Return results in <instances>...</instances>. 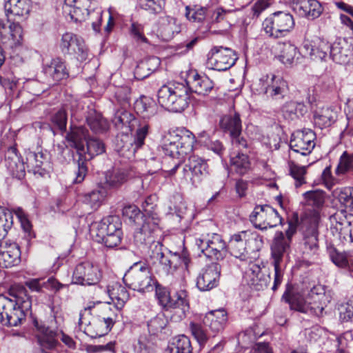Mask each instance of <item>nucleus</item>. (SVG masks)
<instances>
[{"mask_svg": "<svg viewBox=\"0 0 353 353\" xmlns=\"http://www.w3.org/2000/svg\"><path fill=\"white\" fill-rule=\"evenodd\" d=\"M305 205L314 208V210L307 213L302 219L304 226L303 235V254L308 256H314L319 251V223L320 214L318 209L321 208L325 202V193L322 190H312L303 194Z\"/></svg>", "mask_w": 353, "mask_h": 353, "instance_id": "nucleus-1", "label": "nucleus"}, {"mask_svg": "<svg viewBox=\"0 0 353 353\" xmlns=\"http://www.w3.org/2000/svg\"><path fill=\"white\" fill-rule=\"evenodd\" d=\"M282 299L288 303L293 310L313 315H321L324 307L330 302L321 285H315L310 290L294 292L290 283H287Z\"/></svg>", "mask_w": 353, "mask_h": 353, "instance_id": "nucleus-2", "label": "nucleus"}, {"mask_svg": "<svg viewBox=\"0 0 353 353\" xmlns=\"http://www.w3.org/2000/svg\"><path fill=\"white\" fill-rule=\"evenodd\" d=\"M9 294L14 299L0 296V323L7 326H17L25 320V310L30 307L31 303L26 288L19 284L12 285Z\"/></svg>", "mask_w": 353, "mask_h": 353, "instance_id": "nucleus-3", "label": "nucleus"}, {"mask_svg": "<svg viewBox=\"0 0 353 353\" xmlns=\"http://www.w3.org/2000/svg\"><path fill=\"white\" fill-rule=\"evenodd\" d=\"M195 141L194 134L185 128H177L169 132L162 149L165 155L179 160L171 170L172 173L179 167L185 156L193 150Z\"/></svg>", "mask_w": 353, "mask_h": 353, "instance_id": "nucleus-4", "label": "nucleus"}, {"mask_svg": "<svg viewBox=\"0 0 353 353\" xmlns=\"http://www.w3.org/2000/svg\"><path fill=\"white\" fill-rule=\"evenodd\" d=\"M190 88L185 84L174 82L163 85L158 91V102L165 109L181 112L188 105Z\"/></svg>", "mask_w": 353, "mask_h": 353, "instance_id": "nucleus-5", "label": "nucleus"}, {"mask_svg": "<svg viewBox=\"0 0 353 353\" xmlns=\"http://www.w3.org/2000/svg\"><path fill=\"white\" fill-rule=\"evenodd\" d=\"M94 5V0H65L63 10L76 22L90 19L92 29L99 32L103 12Z\"/></svg>", "mask_w": 353, "mask_h": 353, "instance_id": "nucleus-6", "label": "nucleus"}, {"mask_svg": "<svg viewBox=\"0 0 353 353\" xmlns=\"http://www.w3.org/2000/svg\"><path fill=\"white\" fill-rule=\"evenodd\" d=\"M154 287L158 303L165 310L176 309L178 310L180 320L185 317L190 309L188 293L185 290H181L176 292L172 297L168 288L157 283Z\"/></svg>", "mask_w": 353, "mask_h": 353, "instance_id": "nucleus-7", "label": "nucleus"}, {"mask_svg": "<svg viewBox=\"0 0 353 353\" xmlns=\"http://www.w3.org/2000/svg\"><path fill=\"white\" fill-rule=\"evenodd\" d=\"M265 34L273 39L286 37L292 31L295 22L293 15L289 12L276 11L263 22Z\"/></svg>", "mask_w": 353, "mask_h": 353, "instance_id": "nucleus-8", "label": "nucleus"}, {"mask_svg": "<svg viewBox=\"0 0 353 353\" xmlns=\"http://www.w3.org/2000/svg\"><path fill=\"white\" fill-rule=\"evenodd\" d=\"M150 125L147 122L140 123L136 130L133 139L127 134L117 137L116 147L121 155L131 159L135 153L145 145V140L149 134Z\"/></svg>", "mask_w": 353, "mask_h": 353, "instance_id": "nucleus-9", "label": "nucleus"}, {"mask_svg": "<svg viewBox=\"0 0 353 353\" xmlns=\"http://www.w3.org/2000/svg\"><path fill=\"white\" fill-rule=\"evenodd\" d=\"M66 139L69 145L77 150L79 154V159L77 161L78 170L75 172L76 176L74 179V183H81L87 174L88 168L87 165L83 161V153H84V143H86L87 130L81 127H72L70 132L66 136Z\"/></svg>", "mask_w": 353, "mask_h": 353, "instance_id": "nucleus-10", "label": "nucleus"}, {"mask_svg": "<svg viewBox=\"0 0 353 353\" xmlns=\"http://www.w3.org/2000/svg\"><path fill=\"white\" fill-rule=\"evenodd\" d=\"M124 280L129 283L133 290L141 292L152 291L157 283L148 266H140L139 268L130 266L124 276Z\"/></svg>", "mask_w": 353, "mask_h": 353, "instance_id": "nucleus-11", "label": "nucleus"}, {"mask_svg": "<svg viewBox=\"0 0 353 353\" xmlns=\"http://www.w3.org/2000/svg\"><path fill=\"white\" fill-rule=\"evenodd\" d=\"M257 90L268 99L272 100L283 99L288 90V83L281 77L272 74L265 75L259 79Z\"/></svg>", "mask_w": 353, "mask_h": 353, "instance_id": "nucleus-12", "label": "nucleus"}, {"mask_svg": "<svg viewBox=\"0 0 353 353\" xmlns=\"http://www.w3.org/2000/svg\"><path fill=\"white\" fill-rule=\"evenodd\" d=\"M250 221L256 228L263 230L281 223L282 219L278 212L269 205L255 206L250 215Z\"/></svg>", "mask_w": 353, "mask_h": 353, "instance_id": "nucleus-13", "label": "nucleus"}, {"mask_svg": "<svg viewBox=\"0 0 353 353\" xmlns=\"http://www.w3.org/2000/svg\"><path fill=\"white\" fill-rule=\"evenodd\" d=\"M196 245L202 253L213 261H221L227 255L226 244L218 234L208 239H197Z\"/></svg>", "mask_w": 353, "mask_h": 353, "instance_id": "nucleus-14", "label": "nucleus"}, {"mask_svg": "<svg viewBox=\"0 0 353 353\" xmlns=\"http://www.w3.org/2000/svg\"><path fill=\"white\" fill-rule=\"evenodd\" d=\"M145 263L147 265H171L174 263L188 265L190 263V258L185 249H183L181 254L170 252L168 255H165L162 245H155L150 250L148 256L145 258Z\"/></svg>", "mask_w": 353, "mask_h": 353, "instance_id": "nucleus-15", "label": "nucleus"}, {"mask_svg": "<svg viewBox=\"0 0 353 353\" xmlns=\"http://www.w3.org/2000/svg\"><path fill=\"white\" fill-rule=\"evenodd\" d=\"M183 178L197 186L208 174L207 161L196 155H191L183 168Z\"/></svg>", "mask_w": 353, "mask_h": 353, "instance_id": "nucleus-16", "label": "nucleus"}, {"mask_svg": "<svg viewBox=\"0 0 353 353\" xmlns=\"http://www.w3.org/2000/svg\"><path fill=\"white\" fill-rule=\"evenodd\" d=\"M238 57L234 50L223 46H214L208 54V64L212 69L225 71L230 68Z\"/></svg>", "mask_w": 353, "mask_h": 353, "instance_id": "nucleus-17", "label": "nucleus"}, {"mask_svg": "<svg viewBox=\"0 0 353 353\" xmlns=\"http://www.w3.org/2000/svg\"><path fill=\"white\" fill-rule=\"evenodd\" d=\"M315 133L310 129L296 131L292 135L290 148L295 153L307 156L315 146Z\"/></svg>", "mask_w": 353, "mask_h": 353, "instance_id": "nucleus-18", "label": "nucleus"}, {"mask_svg": "<svg viewBox=\"0 0 353 353\" xmlns=\"http://www.w3.org/2000/svg\"><path fill=\"white\" fill-rule=\"evenodd\" d=\"M60 48L63 53L74 54L77 59L83 61L88 57V49L82 38L72 32L62 35Z\"/></svg>", "mask_w": 353, "mask_h": 353, "instance_id": "nucleus-19", "label": "nucleus"}, {"mask_svg": "<svg viewBox=\"0 0 353 353\" xmlns=\"http://www.w3.org/2000/svg\"><path fill=\"white\" fill-rule=\"evenodd\" d=\"M121 308H118L116 305H112L110 303H97V307L94 310V315L99 317L101 322L105 324L104 331L97 333L96 336H101L110 331L112 326L118 319V315L120 312Z\"/></svg>", "mask_w": 353, "mask_h": 353, "instance_id": "nucleus-20", "label": "nucleus"}, {"mask_svg": "<svg viewBox=\"0 0 353 353\" xmlns=\"http://www.w3.org/2000/svg\"><path fill=\"white\" fill-rule=\"evenodd\" d=\"M96 241H103L104 235L117 234L121 231V221L117 216H108L95 223L92 229Z\"/></svg>", "mask_w": 353, "mask_h": 353, "instance_id": "nucleus-21", "label": "nucleus"}, {"mask_svg": "<svg viewBox=\"0 0 353 353\" xmlns=\"http://www.w3.org/2000/svg\"><path fill=\"white\" fill-rule=\"evenodd\" d=\"M29 172L43 176L50 168L49 154L47 152H29L26 157Z\"/></svg>", "mask_w": 353, "mask_h": 353, "instance_id": "nucleus-22", "label": "nucleus"}, {"mask_svg": "<svg viewBox=\"0 0 353 353\" xmlns=\"http://www.w3.org/2000/svg\"><path fill=\"white\" fill-rule=\"evenodd\" d=\"M23 40V29L19 23L8 26L0 19V41L8 43L11 48L19 46Z\"/></svg>", "mask_w": 353, "mask_h": 353, "instance_id": "nucleus-23", "label": "nucleus"}, {"mask_svg": "<svg viewBox=\"0 0 353 353\" xmlns=\"http://www.w3.org/2000/svg\"><path fill=\"white\" fill-rule=\"evenodd\" d=\"M37 329L36 337L39 345L46 349H54L59 344V330H53L49 327L39 323L37 321H34Z\"/></svg>", "mask_w": 353, "mask_h": 353, "instance_id": "nucleus-24", "label": "nucleus"}, {"mask_svg": "<svg viewBox=\"0 0 353 353\" xmlns=\"http://www.w3.org/2000/svg\"><path fill=\"white\" fill-rule=\"evenodd\" d=\"M159 219L157 217L148 216L145 222L137 226L134 234V241L137 245H144L152 241V235L159 227Z\"/></svg>", "mask_w": 353, "mask_h": 353, "instance_id": "nucleus-25", "label": "nucleus"}, {"mask_svg": "<svg viewBox=\"0 0 353 353\" xmlns=\"http://www.w3.org/2000/svg\"><path fill=\"white\" fill-rule=\"evenodd\" d=\"M4 161L12 176L21 179L25 176V165L15 147H10L6 151Z\"/></svg>", "mask_w": 353, "mask_h": 353, "instance_id": "nucleus-26", "label": "nucleus"}, {"mask_svg": "<svg viewBox=\"0 0 353 353\" xmlns=\"http://www.w3.org/2000/svg\"><path fill=\"white\" fill-rule=\"evenodd\" d=\"M221 270L218 266H206L197 277L196 285L201 291H208L216 287L220 276Z\"/></svg>", "mask_w": 353, "mask_h": 353, "instance_id": "nucleus-27", "label": "nucleus"}, {"mask_svg": "<svg viewBox=\"0 0 353 353\" xmlns=\"http://www.w3.org/2000/svg\"><path fill=\"white\" fill-rule=\"evenodd\" d=\"M44 74L54 81H60L69 77L65 62L59 57L52 59L43 63Z\"/></svg>", "mask_w": 353, "mask_h": 353, "instance_id": "nucleus-28", "label": "nucleus"}, {"mask_svg": "<svg viewBox=\"0 0 353 353\" xmlns=\"http://www.w3.org/2000/svg\"><path fill=\"white\" fill-rule=\"evenodd\" d=\"M244 278L256 290H263L270 281V275L262 273L261 266H249L245 271Z\"/></svg>", "mask_w": 353, "mask_h": 353, "instance_id": "nucleus-29", "label": "nucleus"}, {"mask_svg": "<svg viewBox=\"0 0 353 353\" xmlns=\"http://www.w3.org/2000/svg\"><path fill=\"white\" fill-rule=\"evenodd\" d=\"M292 3L294 10L301 17L313 19L322 12L321 5L317 0H296Z\"/></svg>", "mask_w": 353, "mask_h": 353, "instance_id": "nucleus-30", "label": "nucleus"}, {"mask_svg": "<svg viewBox=\"0 0 353 353\" xmlns=\"http://www.w3.org/2000/svg\"><path fill=\"white\" fill-rule=\"evenodd\" d=\"M306 53L314 60L326 61L329 57L330 43L323 38H316L312 43L304 45Z\"/></svg>", "mask_w": 353, "mask_h": 353, "instance_id": "nucleus-31", "label": "nucleus"}, {"mask_svg": "<svg viewBox=\"0 0 353 353\" xmlns=\"http://www.w3.org/2000/svg\"><path fill=\"white\" fill-rule=\"evenodd\" d=\"M227 319V313L224 310H216L208 312L203 322L214 334H216L223 330Z\"/></svg>", "mask_w": 353, "mask_h": 353, "instance_id": "nucleus-32", "label": "nucleus"}, {"mask_svg": "<svg viewBox=\"0 0 353 353\" xmlns=\"http://www.w3.org/2000/svg\"><path fill=\"white\" fill-rule=\"evenodd\" d=\"M351 51L348 43L345 40H337L330 43L329 58L339 64L348 61Z\"/></svg>", "mask_w": 353, "mask_h": 353, "instance_id": "nucleus-33", "label": "nucleus"}, {"mask_svg": "<svg viewBox=\"0 0 353 353\" xmlns=\"http://www.w3.org/2000/svg\"><path fill=\"white\" fill-rule=\"evenodd\" d=\"M220 127L230 137L242 132V122L240 114L236 112L223 116L220 120Z\"/></svg>", "mask_w": 353, "mask_h": 353, "instance_id": "nucleus-34", "label": "nucleus"}, {"mask_svg": "<svg viewBox=\"0 0 353 353\" xmlns=\"http://www.w3.org/2000/svg\"><path fill=\"white\" fill-rule=\"evenodd\" d=\"M245 231H241L231 236L228 242L230 254L241 261L245 260L246 252V241Z\"/></svg>", "mask_w": 353, "mask_h": 353, "instance_id": "nucleus-35", "label": "nucleus"}, {"mask_svg": "<svg viewBox=\"0 0 353 353\" xmlns=\"http://www.w3.org/2000/svg\"><path fill=\"white\" fill-rule=\"evenodd\" d=\"M160 65L157 57H149L139 61L135 68L134 74L137 79H143L155 71Z\"/></svg>", "mask_w": 353, "mask_h": 353, "instance_id": "nucleus-36", "label": "nucleus"}, {"mask_svg": "<svg viewBox=\"0 0 353 353\" xmlns=\"http://www.w3.org/2000/svg\"><path fill=\"white\" fill-rule=\"evenodd\" d=\"M190 88L199 95L207 96L214 88V83L206 76H200L197 73L193 75L192 81L188 82Z\"/></svg>", "mask_w": 353, "mask_h": 353, "instance_id": "nucleus-37", "label": "nucleus"}, {"mask_svg": "<svg viewBox=\"0 0 353 353\" xmlns=\"http://www.w3.org/2000/svg\"><path fill=\"white\" fill-rule=\"evenodd\" d=\"M288 247V243L282 232L275 234L273 243L271 246L272 256L274 259V265H279L283 263V258Z\"/></svg>", "mask_w": 353, "mask_h": 353, "instance_id": "nucleus-38", "label": "nucleus"}, {"mask_svg": "<svg viewBox=\"0 0 353 353\" xmlns=\"http://www.w3.org/2000/svg\"><path fill=\"white\" fill-rule=\"evenodd\" d=\"M130 177V172L125 169H113L105 174V183L110 188H118Z\"/></svg>", "mask_w": 353, "mask_h": 353, "instance_id": "nucleus-39", "label": "nucleus"}, {"mask_svg": "<svg viewBox=\"0 0 353 353\" xmlns=\"http://www.w3.org/2000/svg\"><path fill=\"white\" fill-rule=\"evenodd\" d=\"M108 293L114 305L121 309L123 307L130 296L126 288L119 283L109 285Z\"/></svg>", "mask_w": 353, "mask_h": 353, "instance_id": "nucleus-40", "label": "nucleus"}, {"mask_svg": "<svg viewBox=\"0 0 353 353\" xmlns=\"http://www.w3.org/2000/svg\"><path fill=\"white\" fill-rule=\"evenodd\" d=\"M307 109L303 102L286 101L281 107V112L285 119L294 120L304 116Z\"/></svg>", "mask_w": 353, "mask_h": 353, "instance_id": "nucleus-41", "label": "nucleus"}, {"mask_svg": "<svg viewBox=\"0 0 353 353\" xmlns=\"http://www.w3.org/2000/svg\"><path fill=\"white\" fill-rule=\"evenodd\" d=\"M336 119V112L330 107H323L314 112L313 119L316 126L321 129L330 126Z\"/></svg>", "mask_w": 353, "mask_h": 353, "instance_id": "nucleus-42", "label": "nucleus"}, {"mask_svg": "<svg viewBox=\"0 0 353 353\" xmlns=\"http://www.w3.org/2000/svg\"><path fill=\"white\" fill-rule=\"evenodd\" d=\"M5 11L8 18L10 14L23 17L30 12L29 0H9L4 6Z\"/></svg>", "mask_w": 353, "mask_h": 353, "instance_id": "nucleus-43", "label": "nucleus"}, {"mask_svg": "<svg viewBox=\"0 0 353 353\" xmlns=\"http://www.w3.org/2000/svg\"><path fill=\"white\" fill-rule=\"evenodd\" d=\"M86 151L84 150V153H83V161L85 165L87 161L105 152L104 143L95 138H89L86 140Z\"/></svg>", "mask_w": 353, "mask_h": 353, "instance_id": "nucleus-44", "label": "nucleus"}, {"mask_svg": "<svg viewBox=\"0 0 353 353\" xmlns=\"http://www.w3.org/2000/svg\"><path fill=\"white\" fill-rule=\"evenodd\" d=\"M123 216L128 219L129 223L136 226H139L141 223L145 222L149 216L143 214L138 207L134 205H128L122 210Z\"/></svg>", "mask_w": 353, "mask_h": 353, "instance_id": "nucleus-45", "label": "nucleus"}, {"mask_svg": "<svg viewBox=\"0 0 353 353\" xmlns=\"http://www.w3.org/2000/svg\"><path fill=\"white\" fill-rule=\"evenodd\" d=\"M232 169L239 175H243L248 172L251 168V162L246 154L239 152L230 159Z\"/></svg>", "mask_w": 353, "mask_h": 353, "instance_id": "nucleus-46", "label": "nucleus"}, {"mask_svg": "<svg viewBox=\"0 0 353 353\" xmlns=\"http://www.w3.org/2000/svg\"><path fill=\"white\" fill-rule=\"evenodd\" d=\"M41 279H32L26 281L25 284L32 291L39 292L43 288L47 289L60 290L63 285L59 283L54 278H49L46 281L40 283Z\"/></svg>", "mask_w": 353, "mask_h": 353, "instance_id": "nucleus-47", "label": "nucleus"}, {"mask_svg": "<svg viewBox=\"0 0 353 353\" xmlns=\"http://www.w3.org/2000/svg\"><path fill=\"white\" fill-rule=\"evenodd\" d=\"M327 250L334 265H353V256L350 252L339 251L332 246L328 247Z\"/></svg>", "mask_w": 353, "mask_h": 353, "instance_id": "nucleus-48", "label": "nucleus"}, {"mask_svg": "<svg viewBox=\"0 0 353 353\" xmlns=\"http://www.w3.org/2000/svg\"><path fill=\"white\" fill-rule=\"evenodd\" d=\"M168 349L170 353H192V352L190 340L185 335L176 337Z\"/></svg>", "mask_w": 353, "mask_h": 353, "instance_id": "nucleus-49", "label": "nucleus"}, {"mask_svg": "<svg viewBox=\"0 0 353 353\" xmlns=\"http://www.w3.org/2000/svg\"><path fill=\"white\" fill-rule=\"evenodd\" d=\"M12 225V212L6 208L0 207V241L6 236Z\"/></svg>", "mask_w": 353, "mask_h": 353, "instance_id": "nucleus-50", "label": "nucleus"}, {"mask_svg": "<svg viewBox=\"0 0 353 353\" xmlns=\"http://www.w3.org/2000/svg\"><path fill=\"white\" fill-rule=\"evenodd\" d=\"M134 109L138 114H142L143 117H149L156 112L155 105L145 97H142L135 101Z\"/></svg>", "mask_w": 353, "mask_h": 353, "instance_id": "nucleus-51", "label": "nucleus"}, {"mask_svg": "<svg viewBox=\"0 0 353 353\" xmlns=\"http://www.w3.org/2000/svg\"><path fill=\"white\" fill-rule=\"evenodd\" d=\"M134 121V115L125 109L118 110L112 118V123L118 129H122L123 127H128L131 129L130 123Z\"/></svg>", "mask_w": 353, "mask_h": 353, "instance_id": "nucleus-52", "label": "nucleus"}, {"mask_svg": "<svg viewBox=\"0 0 353 353\" xmlns=\"http://www.w3.org/2000/svg\"><path fill=\"white\" fill-rule=\"evenodd\" d=\"M86 120L90 129L96 133L104 132L108 128L106 119L99 113H90Z\"/></svg>", "mask_w": 353, "mask_h": 353, "instance_id": "nucleus-53", "label": "nucleus"}, {"mask_svg": "<svg viewBox=\"0 0 353 353\" xmlns=\"http://www.w3.org/2000/svg\"><path fill=\"white\" fill-rule=\"evenodd\" d=\"M297 52V48L294 45L290 43H284L279 56V59L283 64L291 65L294 62Z\"/></svg>", "mask_w": 353, "mask_h": 353, "instance_id": "nucleus-54", "label": "nucleus"}, {"mask_svg": "<svg viewBox=\"0 0 353 353\" xmlns=\"http://www.w3.org/2000/svg\"><path fill=\"white\" fill-rule=\"evenodd\" d=\"M161 32L168 39H171L175 34L181 32V24L178 23L176 19L167 17L165 21L161 25Z\"/></svg>", "mask_w": 353, "mask_h": 353, "instance_id": "nucleus-55", "label": "nucleus"}, {"mask_svg": "<svg viewBox=\"0 0 353 353\" xmlns=\"http://www.w3.org/2000/svg\"><path fill=\"white\" fill-rule=\"evenodd\" d=\"M245 234L246 238V250H249L251 252L260 250L263 244L262 236L256 232L248 230H245Z\"/></svg>", "mask_w": 353, "mask_h": 353, "instance_id": "nucleus-56", "label": "nucleus"}, {"mask_svg": "<svg viewBox=\"0 0 353 353\" xmlns=\"http://www.w3.org/2000/svg\"><path fill=\"white\" fill-rule=\"evenodd\" d=\"M307 166H300L294 161L289 162V168L291 176L295 180L296 187H299L305 183V175L307 173Z\"/></svg>", "mask_w": 353, "mask_h": 353, "instance_id": "nucleus-57", "label": "nucleus"}, {"mask_svg": "<svg viewBox=\"0 0 353 353\" xmlns=\"http://www.w3.org/2000/svg\"><path fill=\"white\" fill-rule=\"evenodd\" d=\"M139 6L150 14L160 13L165 6L164 0H139Z\"/></svg>", "mask_w": 353, "mask_h": 353, "instance_id": "nucleus-58", "label": "nucleus"}, {"mask_svg": "<svg viewBox=\"0 0 353 353\" xmlns=\"http://www.w3.org/2000/svg\"><path fill=\"white\" fill-rule=\"evenodd\" d=\"M353 170V154L344 152L340 157L339 165L336 169V174L341 175Z\"/></svg>", "mask_w": 353, "mask_h": 353, "instance_id": "nucleus-59", "label": "nucleus"}, {"mask_svg": "<svg viewBox=\"0 0 353 353\" xmlns=\"http://www.w3.org/2000/svg\"><path fill=\"white\" fill-rule=\"evenodd\" d=\"M207 9L205 8H191L190 6L185 7V17L192 22H201L205 19Z\"/></svg>", "mask_w": 353, "mask_h": 353, "instance_id": "nucleus-60", "label": "nucleus"}, {"mask_svg": "<svg viewBox=\"0 0 353 353\" xmlns=\"http://www.w3.org/2000/svg\"><path fill=\"white\" fill-rule=\"evenodd\" d=\"M339 319L343 322L353 321V298L339 307Z\"/></svg>", "mask_w": 353, "mask_h": 353, "instance_id": "nucleus-61", "label": "nucleus"}, {"mask_svg": "<svg viewBox=\"0 0 353 353\" xmlns=\"http://www.w3.org/2000/svg\"><path fill=\"white\" fill-rule=\"evenodd\" d=\"M103 195L100 190H95L85 194L83 202L90 205L92 208L97 209L101 204Z\"/></svg>", "mask_w": 353, "mask_h": 353, "instance_id": "nucleus-62", "label": "nucleus"}, {"mask_svg": "<svg viewBox=\"0 0 353 353\" xmlns=\"http://www.w3.org/2000/svg\"><path fill=\"white\" fill-rule=\"evenodd\" d=\"M68 115L64 110H59L51 117V122L60 131L64 132L66 130Z\"/></svg>", "mask_w": 353, "mask_h": 353, "instance_id": "nucleus-63", "label": "nucleus"}, {"mask_svg": "<svg viewBox=\"0 0 353 353\" xmlns=\"http://www.w3.org/2000/svg\"><path fill=\"white\" fill-rule=\"evenodd\" d=\"M190 327L192 335L198 343L200 345L205 344L208 341V336L203 327L200 324L192 322L190 324Z\"/></svg>", "mask_w": 353, "mask_h": 353, "instance_id": "nucleus-64", "label": "nucleus"}]
</instances>
